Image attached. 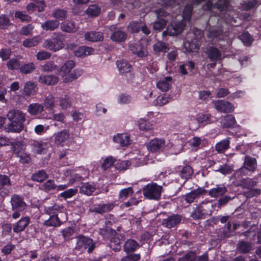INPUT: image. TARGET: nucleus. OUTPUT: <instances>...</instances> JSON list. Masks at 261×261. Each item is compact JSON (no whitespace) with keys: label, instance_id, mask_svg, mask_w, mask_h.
I'll return each instance as SVG.
<instances>
[{"label":"nucleus","instance_id":"obj_1","mask_svg":"<svg viewBox=\"0 0 261 261\" xmlns=\"http://www.w3.org/2000/svg\"><path fill=\"white\" fill-rule=\"evenodd\" d=\"M75 66V63L73 61L68 60L65 62L61 67L60 74L64 82H71L82 75L83 70L80 69H75L71 72Z\"/></svg>","mask_w":261,"mask_h":261},{"label":"nucleus","instance_id":"obj_2","mask_svg":"<svg viewBox=\"0 0 261 261\" xmlns=\"http://www.w3.org/2000/svg\"><path fill=\"white\" fill-rule=\"evenodd\" d=\"M7 117L11 122L9 125L10 131L19 133L23 129V123L25 120L24 114L19 110H12L8 113Z\"/></svg>","mask_w":261,"mask_h":261},{"label":"nucleus","instance_id":"obj_3","mask_svg":"<svg viewBox=\"0 0 261 261\" xmlns=\"http://www.w3.org/2000/svg\"><path fill=\"white\" fill-rule=\"evenodd\" d=\"M12 210L14 211L12 214V217L16 219L21 216L20 212L24 210L27 206V204L23 199L18 195L14 194L11 198Z\"/></svg>","mask_w":261,"mask_h":261},{"label":"nucleus","instance_id":"obj_4","mask_svg":"<svg viewBox=\"0 0 261 261\" xmlns=\"http://www.w3.org/2000/svg\"><path fill=\"white\" fill-rule=\"evenodd\" d=\"M162 187L155 183L148 184L143 188V195L148 199L158 200L160 198Z\"/></svg>","mask_w":261,"mask_h":261},{"label":"nucleus","instance_id":"obj_5","mask_svg":"<svg viewBox=\"0 0 261 261\" xmlns=\"http://www.w3.org/2000/svg\"><path fill=\"white\" fill-rule=\"evenodd\" d=\"M64 36L59 34L55 38L46 40L43 43V47L53 51H57L64 48Z\"/></svg>","mask_w":261,"mask_h":261},{"label":"nucleus","instance_id":"obj_6","mask_svg":"<svg viewBox=\"0 0 261 261\" xmlns=\"http://www.w3.org/2000/svg\"><path fill=\"white\" fill-rule=\"evenodd\" d=\"M213 103L215 108L221 113H231L234 110V105L229 101L218 100L213 101Z\"/></svg>","mask_w":261,"mask_h":261},{"label":"nucleus","instance_id":"obj_7","mask_svg":"<svg viewBox=\"0 0 261 261\" xmlns=\"http://www.w3.org/2000/svg\"><path fill=\"white\" fill-rule=\"evenodd\" d=\"M45 212L48 215L55 216H58V213H61V217L62 220L66 221L67 220L66 208L62 205L54 204L51 206L45 207Z\"/></svg>","mask_w":261,"mask_h":261},{"label":"nucleus","instance_id":"obj_8","mask_svg":"<svg viewBox=\"0 0 261 261\" xmlns=\"http://www.w3.org/2000/svg\"><path fill=\"white\" fill-rule=\"evenodd\" d=\"M76 247L82 249L88 248V252L90 253L95 248V244L91 239L81 236L77 239Z\"/></svg>","mask_w":261,"mask_h":261},{"label":"nucleus","instance_id":"obj_9","mask_svg":"<svg viewBox=\"0 0 261 261\" xmlns=\"http://www.w3.org/2000/svg\"><path fill=\"white\" fill-rule=\"evenodd\" d=\"M54 142L56 145L63 146L69 140L70 135L67 129H63L54 134Z\"/></svg>","mask_w":261,"mask_h":261},{"label":"nucleus","instance_id":"obj_10","mask_svg":"<svg viewBox=\"0 0 261 261\" xmlns=\"http://www.w3.org/2000/svg\"><path fill=\"white\" fill-rule=\"evenodd\" d=\"M173 83L172 78L170 76H163L157 81L156 87L161 91L166 92L171 87Z\"/></svg>","mask_w":261,"mask_h":261},{"label":"nucleus","instance_id":"obj_11","mask_svg":"<svg viewBox=\"0 0 261 261\" xmlns=\"http://www.w3.org/2000/svg\"><path fill=\"white\" fill-rule=\"evenodd\" d=\"M184 26V20L178 23H172L167 27L166 31L163 33V35L164 36L167 34L170 36L177 35L182 31Z\"/></svg>","mask_w":261,"mask_h":261},{"label":"nucleus","instance_id":"obj_12","mask_svg":"<svg viewBox=\"0 0 261 261\" xmlns=\"http://www.w3.org/2000/svg\"><path fill=\"white\" fill-rule=\"evenodd\" d=\"M114 143L118 144L121 146H126L131 143L130 135L127 133H119L114 135L113 137Z\"/></svg>","mask_w":261,"mask_h":261},{"label":"nucleus","instance_id":"obj_13","mask_svg":"<svg viewBox=\"0 0 261 261\" xmlns=\"http://www.w3.org/2000/svg\"><path fill=\"white\" fill-rule=\"evenodd\" d=\"M208 58L214 63L208 64V66L214 68L216 65V62L221 59L220 52L216 48L211 47L207 51Z\"/></svg>","mask_w":261,"mask_h":261},{"label":"nucleus","instance_id":"obj_14","mask_svg":"<svg viewBox=\"0 0 261 261\" xmlns=\"http://www.w3.org/2000/svg\"><path fill=\"white\" fill-rule=\"evenodd\" d=\"M31 145L32 150L36 153H44L49 147L48 144L42 141L33 140Z\"/></svg>","mask_w":261,"mask_h":261},{"label":"nucleus","instance_id":"obj_15","mask_svg":"<svg viewBox=\"0 0 261 261\" xmlns=\"http://www.w3.org/2000/svg\"><path fill=\"white\" fill-rule=\"evenodd\" d=\"M165 145V140L162 139L155 138L149 141L147 147L151 152H155L162 150Z\"/></svg>","mask_w":261,"mask_h":261},{"label":"nucleus","instance_id":"obj_16","mask_svg":"<svg viewBox=\"0 0 261 261\" xmlns=\"http://www.w3.org/2000/svg\"><path fill=\"white\" fill-rule=\"evenodd\" d=\"M30 222V218L29 217H22L18 221L13 224V231L17 233L23 231L29 225Z\"/></svg>","mask_w":261,"mask_h":261},{"label":"nucleus","instance_id":"obj_17","mask_svg":"<svg viewBox=\"0 0 261 261\" xmlns=\"http://www.w3.org/2000/svg\"><path fill=\"white\" fill-rule=\"evenodd\" d=\"M156 14L158 20L154 22L153 27L154 30L160 31L165 27L167 23V20L164 19L160 18V17L166 16L167 13L162 10H158L156 11Z\"/></svg>","mask_w":261,"mask_h":261},{"label":"nucleus","instance_id":"obj_18","mask_svg":"<svg viewBox=\"0 0 261 261\" xmlns=\"http://www.w3.org/2000/svg\"><path fill=\"white\" fill-rule=\"evenodd\" d=\"M96 189V185L92 182H84L79 187L80 193L87 196L91 195Z\"/></svg>","mask_w":261,"mask_h":261},{"label":"nucleus","instance_id":"obj_19","mask_svg":"<svg viewBox=\"0 0 261 261\" xmlns=\"http://www.w3.org/2000/svg\"><path fill=\"white\" fill-rule=\"evenodd\" d=\"M39 82L40 83L46 85L52 86L58 83L59 82V78L57 76L53 74H43L39 76Z\"/></svg>","mask_w":261,"mask_h":261},{"label":"nucleus","instance_id":"obj_20","mask_svg":"<svg viewBox=\"0 0 261 261\" xmlns=\"http://www.w3.org/2000/svg\"><path fill=\"white\" fill-rule=\"evenodd\" d=\"M94 50L91 47L83 46L77 48L74 51L75 56L80 58H85L87 56L93 54Z\"/></svg>","mask_w":261,"mask_h":261},{"label":"nucleus","instance_id":"obj_21","mask_svg":"<svg viewBox=\"0 0 261 261\" xmlns=\"http://www.w3.org/2000/svg\"><path fill=\"white\" fill-rule=\"evenodd\" d=\"M204 141V138L194 137L189 140L188 143L192 150H197L203 146Z\"/></svg>","mask_w":261,"mask_h":261},{"label":"nucleus","instance_id":"obj_22","mask_svg":"<svg viewBox=\"0 0 261 261\" xmlns=\"http://www.w3.org/2000/svg\"><path fill=\"white\" fill-rule=\"evenodd\" d=\"M180 217L178 215H173L163 220L162 224L167 228H171L177 224L180 221Z\"/></svg>","mask_w":261,"mask_h":261},{"label":"nucleus","instance_id":"obj_23","mask_svg":"<svg viewBox=\"0 0 261 261\" xmlns=\"http://www.w3.org/2000/svg\"><path fill=\"white\" fill-rule=\"evenodd\" d=\"M112 41L117 42L124 41L126 39V34L120 29H116L111 36Z\"/></svg>","mask_w":261,"mask_h":261},{"label":"nucleus","instance_id":"obj_24","mask_svg":"<svg viewBox=\"0 0 261 261\" xmlns=\"http://www.w3.org/2000/svg\"><path fill=\"white\" fill-rule=\"evenodd\" d=\"M204 192L205 190L204 189L201 188H197L187 194L186 196L185 200L188 203H192L196 198L202 195Z\"/></svg>","mask_w":261,"mask_h":261},{"label":"nucleus","instance_id":"obj_25","mask_svg":"<svg viewBox=\"0 0 261 261\" xmlns=\"http://www.w3.org/2000/svg\"><path fill=\"white\" fill-rule=\"evenodd\" d=\"M59 21L57 20H49L45 21L41 24V28L43 30L54 31L57 29L59 25Z\"/></svg>","mask_w":261,"mask_h":261},{"label":"nucleus","instance_id":"obj_26","mask_svg":"<svg viewBox=\"0 0 261 261\" xmlns=\"http://www.w3.org/2000/svg\"><path fill=\"white\" fill-rule=\"evenodd\" d=\"M130 48L133 53L139 57H143L147 55L148 52L147 50L140 44L131 45Z\"/></svg>","mask_w":261,"mask_h":261},{"label":"nucleus","instance_id":"obj_27","mask_svg":"<svg viewBox=\"0 0 261 261\" xmlns=\"http://www.w3.org/2000/svg\"><path fill=\"white\" fill-rule=\"evenodd\" d=\"M196 119L199 125L202 126L214 121L211 116L208 114H199L197 115Z\"/></svg>","mask_w":261,"mask_h":261},{"label":"nucleus","instance_id":"obj_28","mask_svg":"<svg viewBox=\"0 0 261 261\" xmlns=\"http://www.w3.org/2000/svg\"><path fill=\"white\" fill-rule=\"evenodd\" d=\"M227 190L224 186H217L215 188L211 189L208 191V194L212 197L216 198L224 195Z\"/></svg>","mask_w":261,"mask_h":261},{"label":"nucleus","instance_id":"obj_29","mask_svg":"<svg viewBox=\"0 0 261 261\" xmlns=\"http://www.w3.org/2000/svg\"><path fill=\"white\" fill-rule=\"evenodd\" d=\"M103 35L100 32H90L85 34V38L86 40L91 42L99 41L103 39Z\"/></svg>","mask_w":261,"mask_h":261},{"label":"nucleus","instance_id":"obj_30","mask_svg":"<svg viewBox=\"0 0 261 261\" xmlns=\"http://www.w3.org/2000/svg\"><path fill=\"white\" fill-rule=\"evenodd\" d=\"M184 48L187 52L197 53L199 49V44L196 39L192 40L191 42L186 41L184 44Z\"/></svg>","mask_w":261,"mask_h":261},{"label":"nucleus","instance_id":"obj_31","mask_svg":"<svg viewBox=\"0 0 261 261\" xmlns=\"http://www.w3.org/2000/svg\"><path fill=\"white\" fill-rule=\"evenodd\" d=\"M139 247V244L134 240L128 239L124 244V249L127 252L134 251Z\"/></svg>","mask_w":261,"mask_h":261},{"label":"nucleus","instance_id":"obj_32","mask_svg":"<svg viewBox=\"0 0 261 261\" xmlns=\"http://www.w3.org/2000/svg\"><path fill=\"white\" fill-rule=\"evenodd\" d=\"M28 112L32 115H35L43 111V107L38 103H31L28 107Z\"/></svg>","mask_w":261,"mask_h":261},{"label":"nucleus","instance_id":"obj_33","mask_svg":"<svg viewBox=\"0 0 261 261\" xmlns=\"http://www.w3.org/2000/svg\"><path fill=\"white\" fill-rule=\"evenodd\" d=\"M244 166L245 169L249 171H253L256 167V161L255 159L250 156L245 158Z\"/></svg>","mask_w":261,"mask_h":261},{"label":"nucleus","instance_id":"obj_34","mask_svg":"<svg viewBox=\"0 0 261 261\" xmlns=\"http://www.w3.org/2000/svg\"><path fill=\"white\" fill-rule=\"evenodd\" d=\"M117 66L121 73H127L131 71L132 66L126 61L121 60L117 61Z\"/></svg>","mask_w":261,"mask_h":261},{"label":"nucleus","instance_id":"obj_35","mask_svg":"<svg viewBox=\"0 0 261 261\" xmlns=\"http://www.w3.org/2000/svg\"><path fill=\"white\" fill-rule=\"evenodd\" d=\"M139 128L143 131H148L153 128V124L151 122L148 121L144 119L141 118L138 121Z\"/></svg>","mask_w":261,"mask_h":261},{"label":"nucleus","instance_id":"obj_36","mask_svg":"<svg viewBox=\"0 0 261 261\" xmlns=\"http://www.w3.org/2000/svg\"><path fill=\"white\" fill-rule=\"evenodd\" d=\"M234 117L232 115H226L221 120V123L224 127H229L233 126L236 123Z\"/></svg>","mask_w":261,"mask_h":261},{"label":"nucleus","instance_id":"obj_37","mask_svg":"<svg viewBox=\"0 0 261 261\" xmlns=\"http://www.w3.org/2000/svg\"><path fill=\"white\" fill-rule=\"evenodd\" d=\"M61 221L58 216L51 215L44 221V224L47 226L57 227L61 225Z\"/></svg>","mask_w":261,"mask_h":261},{"label":"nucleus","instance_id":"obj_38","mask_svg":"<svg viewBox=\"0 0 261 261\" xmlns=\"http://www.w3.org/2000/svg\"><path fill=\"white\" fill-rule=\"evenodd\" d=\"M114 206V204L112 203L99 204L95 207V211L99 214L107 213L112 210Z\"/></svg>","mask_w":261,"mask_h":261},{"label":"nucleus","instance_id":"obj_39","mask_svg":"<svg viewBox=\"0 0 261 261\" xmlns=\"http://www.w3.org/2000/svg\"><path fill=\"white\" fill-rule=\"evenodd\" d=\"M229 145V140L228 139H224L216 144L215 149L218 153H221L228 148Z\"/></svg>","mask_w":261,"mask_h":261},{"label":"nucleus","instance_id":"obj_40","mask_svg":"<svg viewBox=\"0 0 261 261\" xmlns=\"http://www.w3.org/2000/svg\"><path fill=\"white\" fill-rule=\"evenodd\" d=\"M59 106L63 110H66L71 107L72 102L70 97L65 95L59 98Z\"/></svg>","mask_w":261,"mask_h":261},{"label":"nucleus","instance_id":"obj_41","mask_svg":"<svg viewBox=\"0 0 261 261\" xmlns=\"http://www.w3.org/2000/svg\"><path fill=\"white\" fill-rule=\"evenodd\" d=\"M24 92L28 95H34L37 92L36 85L33 82H27L24 85Z\"/></svg>","mask_w":261,"mask_h":261},{"label":"nucleus","instance_id":"obj_42","mask_svg":"<svg viewBox=\"0 0 261 261\" xmlns=\"http://www.w3.org/2000/svg\"><path fill=\"white\" fill-rule=\"evenodd\" d=\"M170 99V98L168 95L166 94H161L158 96L154 101L153 103L155 106L161 107L169 102Z\"/></svg>","mask_w":261,"mask_h":261},{"label":"nucleus","instance_id":"obj_43","mask_svg":"<svg viewBox=\"0 0 261 261\" xmlns=\"http://www.w3.org/2000/svg\"><path fill=\"white\" fill-rule=\"evenodd\" d=\"M47 174L44 170H39L32 175L34 181L42 182L47 178Z\"/></svg>","mask_w":261,"mask_h":261},{"label":"nucleus","instance_id":"obj_44","mask_svg":"<svg viewBox=\"0 0 261 261\" xmlns=\"http://www.w3.org/2000/svg\"><path fill=\"white\" fill-rule=\"evenodd\" d=\"M61 30L66 32L72 33L76 31L74 23L71 21H66L61 23Z\"/></svg>","mask_w":261,"mask_h":261},{"label":"nucleus","instance_id":"obj_45","mask_svg":"<svg viewBox=\"0 0 261 261\" xmlns=\"http://www.w3.org/2000/svg\"><path fill=\"white\" fill-rule=\"evenodd\" d=\"M11 185V180L9 176L0 175V189L3 191L6 190L7 187Z\"/></svg>","mask_w":261,"mask_h":261},{"label":"nucleus","instance_id":"obj_46","mask_svg":"<svg viewBox=\"0 0 261 261\" xmlns=\"http://www.w3.org/2000/svg\"><path fill=\"white\" fill-rule=\"evenodd\" d=\"M86 14L90 16H96L100 14V8L95 5H90L87 9Z\"/></svg>","mask_w":261,"mask_h":261},{"label":"nucleus","instance_id":"obj_47","mask_svg":"<svg viewBox=\"0 0 261 261\" xmlns=\"http://www.w3.org/2000/svg\"><path fill=\"white\" fill-rule=\"evenodd\" d=\"M39 41L40 37L39 36H35L31 39H25L23 42V45L26 47H31L37 45Z\"/></svg>","mask_w":261,"mask_h":261},{"label":"nucleus","instance_id":"obj_48","mask_svg":"<svg viewBox=\"0 0 261 261\" xmlns=\"http://www.w3.org/2000/svg\"><path fill=\"white\" fill-rule=\"evenodd\" d=\"M240 38L246 46L250 45L253 41V38L248 32L243 33Z\"/></svg>","mask_w":261,"mask_h":261},{"label":"nucleus","instance_id":"obj_49","mask_svg":"<svg viewBox=\"0 0 261 261\" xmlns=\"http://www.w3.org/2000/svg\"><path fill=\"white\" fill-rule=\"evenodd\" d=\"M131 165L129 161H119L115 165L116 169L119 171L125 170Z\"/></svg>","mask_w":261,"mask_h":261},{"label":"nucleus","instance_id":"obj_50","mask_svg":"<svg viewBox=\"0 0 261 261\" xmlns=\"http://www.w3.org/2000/svg\"><path fill=\"white\" fill-rule=\"evenodd\" d=\"M44 105L46 109H53L55 106V97L51 94L48 95L44 100Z\"/></svg>","mask_w":261,"mask_h":261},{"label":"nucleus","instance_id":"obj_51","mask_svg":"<svg viewBox=\"0 0 261 261\" xmlns=\"http://www.w3.org/2000/svg\"><path fill=\"white\" fill-rule=\"evenodd\" d=\"M153 50L156 53H165L168 50V48L164 43L158 42L154 44Z\"/></svg>","mask_w":261,"mask_h":261},{"label":"nucleus","instance_id":"obj_52","mask_svg":"<svg viewBox=\"0 0 261 261\" xmlns=\"http://www.w3.org/2000/svg\"><path fill=\"white\" fill-rule=\"evenodd\" d=\"M24 148L23 143L21 141H17L12 144L13 151L17 155L23 152Z\"/></svg>","mask_w":261,"mask_h":261},{"label":"nucleus","instance_id":"obj_53","mask_svg":"<svg viewBox=\"0 0 261 261\" xmlns=\"http://www.w3.org/2000/svg\"><path fill=\"white\" fill-rule=\"evenodd\" d=\"M129 161L130 162L131 165L134 167H138L146 164V162L143 160V156L141 155H138L136 158H132Z\"/></svg>","mask_w":261,"mask_h":261},{"label":"nucleus","instance_id":"obj_54","mask_svg":"<svg viewBox=\"0 0 261 261\" xmlns=\"http://www.w3.org/2000/svg\"><path fill=\"white\" fill-rule=\"evenodd\" d=\"M115 161H116V159L115 158H114L113 157L108 156L104 160V161L101 165V168L103 170H106L109 169V168L111 167L113 165V164L115 162Z\"/></svg>","mask_w":261,"mask_h":261},{"label":"nucleus","instance_id":"obj_55","mask_svg":"<svg viewBox=\"0 0 261 261\" xmlns=\"http://www.w3.org/2000/svg\"><path fill=\"white\" fill-rule=\"evenodd\" d=\"M133 193L132 188L128 187L121 190L119 192V198L120 200H123L127 198L129 195Z\"/></svg>","mask_w":261,"mask_h":261},{"label":"nucleus","instance_id":"obj_56","mask_svg":"<svg viewBox=\"0 0 261 261\" xmlns=\"http://www.w3.org/2000/svg\"><path fill=\"white\" fill-rule=\"evenodd\" d=\"M77 189L75 188L69 189L60 193V195L61 197L65 199L70 198L75 195L77 193Z\"/></svg>","mask_w":261,"mask_h":261},{"label":"nucleus","instance_id":"obj_57","mask_svg":"<svg viewBox=\"0 0 261 261\" xmlns=\"http://www.w3.org/2000/svg\"><path fill=\"white\" fill-rule=\"evenodd\" d=\"M192 174L193 170L192 168L189 166H187L182 169L180 172V176L183 179H188L190 177Z\"/></svg>","mask_w":261,"mask_h":261},{"label":"nucleus","instance_id":"obj_58","mask_svg":"<svg viewBox=\"0 0 261 261\" xmlns=\"http://www.w3.org/2000/svg\"><path fill=\"white\" fill-rule=\"evenodd\" d=\"M221 33V31H218L216 29V28H212L210 29V31L208 32L207 37L209 38L212 39L213 40L218 37V40H220V39H221V37H220V36L222 35Z\"/></svg>","mask_w":261,"mask_h":261},{"label":"nucleus","instance_id":"obj_59","mask_svg":"<svg viewBox=\"0 0 261 261\" xmlns=\"http://www.w3.org/2000/svg\"><path fill=\"white\" fill-rule=\"evenodd\" d=\"M16 18L19 19L21 21L29 22L31 20V17L21 11H16L14 14Z\"/></svg>","mask_w":261,"mask_h":261},{"label":"nucleus","instance_id":"obj_60","mask_svg":"<svg viewBox=\"0 0 261 261\" xmlns=\"http://www.w3.org/2000/svg\"><path fill=\"white\" fill-rule=\"evenodd\" d=\"M7 66L9 69L16 70L20 68V63L16 59L13 58L7 63Z\"/></svg>","mask_w":261,"mask_h":261},{"label":"nucleus","instance_id":"obj_61","mask_svg":"<svg viewBox=\"0 0 261 261\" xmlns=\"http://www.w3.org/2000/svg\"><path fill=\"white\" fill-rule=\"evenodd\" d=\"M11 25L9 18L5 15H1L0 16V29H7L8 27Z\"/></svg>","mask_w":261,"mask_h":261},{"label":"nucleus","instance_id":"obj_62","mask_svg":"<svg viewBox=\"0 0 261 261\" xmlns=\"http://www.w3.org/2000/svg\"><path fill=\"white\" fill-rule=\"evenodd\" d=\"M35 69V65L33 63L24 64L20 67V71L24 74H28Z\"/></svg>","mask_w":261,"mask_h":261},{"label":"nucleus","instance_id":"obj_63","mask_svg":"<svg viewBox=\"0 0 261 261\" xmlns=\"http://www.w3.org/2000/svg\"><path fill=\"white\" fill-rule=\"evenodd\" d=\"M131 101L130 97L125 94H120L117 98V102L119 104L124 105L129 103Z\"/></svg>","mask_w":261,"mask_h":261},{"label":"nucleus","instance_id":"obj_64","mask_svg":"<svg viewBox=\"0 0 261 261\" xmlns=\"http://www.w3.org/2000/svg\"><path fill=\"white\" fill-rule=\"evenodd\" d=\"M121 242L118 238H114L110 242V247L115 251L120 250Z\"/></svg>","mask_w":261,"mask_h":261}]
</instances>
